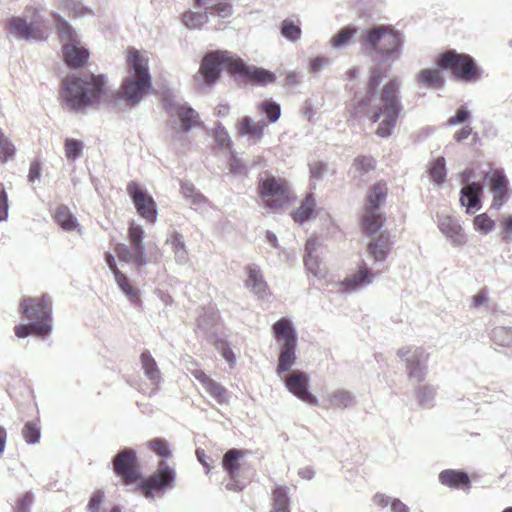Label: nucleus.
Returning <instances> with one entry per match:
<instances>
[{"instance_id": "obj_55", "label": "nucleus", "mask_w": 512, "mask_h": 512, "mask_svg": "<svg viewBox=\"0 0 512 512\" xmlns=\"http://www.w3.org/2000/svg\"><path fill=\"white\" fill-rule=\"evenodd\" d=\"M215 140L222 148H229L232 144L228 131L221 123H217L214 129Z\"/></svg>"}, {"instance_id": "obj_6", "label": "nucleus", "mask_w": 512, "mask_h": 512, "mask_svg": "<svg viewBox=\"0 0 512 512\" xmlns=\"http://www.w3.org/2000/svg\"><path fill=\"white\" fill-rule=\"evenodd\" d=\"M272 329L280 347L276 373L282 377V374L289 372L296 362L297 332L291 320L287 318L275 322Z\"/></svg>"}, {"instance_id": "obj_49", "label": "nucleus", "mask_w": 512, "mask_h": 512, "mask_svg": "<svg viewBox=\"0 0 512 512\" xmlns=\"http://www.w3.org/2000/svg\"><path fill=\"white\" fill-rule=\"evenodd\" d=\"M83 148L84 144L82 141L67 138L64 144L66 158L69 161H75L82 155Z\"/></svg>"}, {"instance_id": "obj_34", "label": "nucleus", "mask_w": 512, "mask_h": 512, "mask_svg": "<svg viewBox=\"0 0 512 512\" xmlns=\"http://www.w3.org/2000/svg\"><path fill=\"white\" fill-rule=\"evenodd\" d=\"M439 481L452 488H461L469 484V477L463 471L447 469L439 474Z\"/></svg>"}, {"instance_id": "obj_18", "label": "nucleus", "mask_w": 512, "mask_h": 512, "mask_svg": "<svg viewBox=\"0 0 512 512\" xmlns=\"http://www.w3.org/2000/svg\"><path fill=\"white\" fill-rule=\"evenodd\" d=\"M376 273H373L365 262L359 265V269L347 275L339 285L344 293H353L362 290L373 283Z\"/></svg>"}, {"instance_id": "obj_41", "label": "nucleus", "mask_w": 512, "mask_h": 512, "mask_svg": "<svg viewBox=\"0 0 512 512\" xmlns=\"http://www.w3.org/2000/svg\"><path fill=\"white\" fill-rule=\"evenodd\" d=\"M316 207L315 199L312 195H308L302 202L301 206L293 213V219L299 224H303L313 215Z\"/></svg>"}, {"instance_id": "obj_58", "label": "nucleus", "mask_w": 512, "mask_h": 512, "mask_svg": "<svg viewBox=\"0 0 512 512\" xmlns=\"http://www.w3.org/2000/svg\"><path fill=\"white\" fill-rule=\"evenodd\" d=\"M490 299L488 297V292L486 289H481L477 294L472 296L470 300V308L474 310H479L482 307L489 306Z\"/></svg>"}, {"instance_id": "obj_30", "label": "nucleus", "mask_w": 512, "mask_h": 512, "mask_svg": "<svg viewBox=\"0 0 512 512\" xmlns=\"http://www.w3.org/2000/svg\"><path fill=\"white\" fill-rule=\"evenodd\" d=\"M385 216L381 211H369L364 209L362 216V229L367 236H373L383 226Z\"/></svg>"}, {"instance_id": "obj_36", "label": "nucleus", "mask_w": 512, "mask_h": 512, "mask_svg": "<svg viewBox=\"0 0 512 512\" xmlns=\"http://www.w3.org/2000/svg\"><path fill=\"white\" fill-rule=\"evenodd\" d=\"M415 397L422 408H432L437 395V387L431 384L419 385L415 389Z\"/></svg>"}, {"instance_id": "obj_10", "label": "nucleus", "mask_w": 512, "mask_h": 512, "mask_svg": "<svg viewBox=\"0 0 512 512\" xmlns=\"http://www.w3.org/2000/svg\"><path fill=\"white\" fill-rule=\"evenodd\" d=\"M397 356L405 363L410 381L422 382L428 374L429 353L423 347L404 346L398 349Z\"/></svg>"}, {"instance_id": "obj_48", "label": "nucleus", "mask_w": 512, "mask_h": 512, "mask_svg": "<svg viewBox=\"0 0 512 512\" xmlns=\"http://www.w3.org/2000/svg\"><path fill=\"white\" fill-rule=\"evenodd\" d=\"M430 175L432 180L437 184L441 185L445 181L446 167L444 157L436 158L430 166Z\"/></svg>"}, {"instance_id": "obj_44", "label": "nucleus", "mask_w": 512, "mask_h": 512, "mask_svg": "<svg viewBox=\"0 0 512 512\" xmlns=\"http://www.w3.org/2000/svg\"><path fill=\"white\" fill-rule=\"evenodd\" d=\"M114 279L117 283L118 288L126 295L131 302H137L138 290L130 285L128 278L121 271H117L114 274Z\"/></svg>"}, {"instance_id": "obj_7", "label": "nucleus", "mask_w": 512, "mask_h": 512, "mask_svg": "<svg viewBox=\"0 0 512 512\" xmlns=\"http://www.w3.org/2000/svg\"><path fill=\"white\" fill-rule=\"evenodd\" d=\"M166 110L171 116H176L179 124L174 122L177 127L171 135V141L175 144L185 146L189 143L188 133L193 127L200 126L199 114L186 103L167 102Z\"/></svg>"}, {"instance_id": "obj_1", "label": "nucleus", "mask_w": 512, "mask_h": 512, "mask_svg": "<svg viewBox=\"0 0 512 512\" xmlns=\"http://www.w3.org/2000/svg\"><path fill=\"white\" fill-rule=\"evenodd\" d=\"M383 79V72L380 68H372L366 85L364 95L356 93L353 99L355 114L362 112L370 105L366 115L373 122L378 121L379 125L376 134L379 137H389L396 125L398 116L402 110V104L399 96L401 81L394 77L390 79L382 88L379 98L374 99L375 93Z\"/></svg>"}, {"instance_id": "obj_50", "label": "nucleus", "mask_w": 512, "mask_h": 512, "mask_svg": "<svg viewBox=\"0 0 512 512\" xmlns=\"http://www.w3.org/2000/svg\"><path fill=\"white\" fill-rule=\"evenodd\" d=\"M354 177L361 178L374 169V161L370 157H357L353 162Z\"/></svg>"}, {"instance_id": "obj_21", "label": "nucleus", "mask_w": 512, "mask_h": 512, "mask_svg": "<svg viewBox=\"0 0 512 512\" xmlns=\"http://www.w3.org/2000/svg\"><path fill=\"white\" fill-rule=\"evenodd\" d=\"M128 236L131 248L134 250V264L141 268L147 264L146 250L143 243L144 229L134 221L130 222Z\"/></svg>"}, {"instance_id": "obj_62", "label": "nucleus", "mask_w": 512, "mask_h": 512, "mask_svg": "<svg viewBox=\"0 0 512 512\" xmlns=\"http://www.w3.org/2000/svg\"><path fill=\"white\" fill-rule=\"evenodd\" d=\"M66 7L73 13V16H84L86 13H91V11L84 7L80 2L75 0H66Z\"/></svg>"}, {"instance_id": "obj_39", "label": "nucleus", "mask_w": 512, "mask_h": 512, "mask_svg": "<svg viewBox=\"0 0 512 512\" xmlns=\"http://www.w3.org/2000/svg\"><path fill=\"white\" fill-rule=\"evenodd\" d=\"M279 29L281 36L290 42H296L301 38L302 30L298 21L286 18L281 22Z\"/></svg>"}, {"instance_id": "obj_16", "label": "nucleus", "mask_w": 512, "mask_h": 512, "mask_svg": "<svg viewBox=\"0 0 512 512\" xmlns=\"http://www.w3.org/2000/svg\"><path fill=\"white\" fill-rule=\"evenodd\" d=\"M471 172L466 170L461 174V182L465 186L460 190V203L466 207L467 214H473L481 209V196L483 193V186L479 182H471Z\"/></svg>"}, {"instance_id": "obj_61", "label": "nucleus", "mask_w": 512, "mask_h": 512, "mask_svg": "<svg viewBox=\"0 0 512 512\" xmlns=\"http://www.w3.org/2000/svg\"><path fill=\"white\" fill-rule=\"evenodd\" d=\"M115 252L120 260L126 263L134 260V250L125 244H117L115 247Z\"/></svg>"}, {"instance_id": "obj_40", "label": "nucleus", "mask_w": 512, "mask_h": 512, "mask_svg": "<svg viewBox=\"0 0 512 512\" xmlns=\"http://www.w3.org/2000/svg\"><path fill=\"white\" fill-rule=\"evenodd\" d=\"M241 457L242 453L238 449H230L224 454L222 465L230 477H234L236 474H238L240 469L239 460Z\"/></svg>"}, {"instance_id": "obj_51", "label": "nucleus", "mask_w": 512, "mask_h": 512, "mask_svg": "<svg viewBox=\"0 0 512 512\" xmlns=\"http://www.w3.org/2000/svg\"><path fill=\"white\" fill-rule=\"evenodd\" d=\"M304 264L308 273L314 277L320 279L325 276V268L322 267L321 262L317 256L305 255Z\"/></svg>"}, {"instance_id": "obj_33", "label": "nucleus", "mask_w": 512, "mask_h": 512, "mask_svg": "<svg viewBox=\"0 0 512 512\" xmlns=\"http://www.w3.org/2000/svg\"><path fill=\"white\" fill-rule=\"evenodd\" d=\"M58 34L63 44H80L81 40L75 29L59 14H54Z\"/></svg>"}, {"instance_id": "obj_13", "label": "nucleus", "mask_w": 512, "mask_h": 512, "mask_svg": "<svg viewBox=\"0 0 512 512\" xmlns=\"http://www.w3.org/2000/svg\"><path fill=\"white\" fill-rule=\"evenodd\" d=\"M176 472L165 461L159 462L158 471L144 480L140 487L147 498H152L154 492H164L175 486Z\"/></svg>"}, {"instance_id": "obj_54", "label": "nucleus", "mask_w": 512, "mask_h": 512, "mask_svg": "<svg viewBox=\"0 0 512 512\" xmlns=\"http://www.w3.org/2000/svg\"><path fill=\"white\" fill-rule=\"evenodd\" d=\"M15 154V146L0 129V161L6 162Z\"/></svg>"}, {"instance_id": "obj_28", "label": "nucleus", "mask_w": 512, "mask_h": 512, "mask_svg": "<svg viewBox=\"0 0 512 512\" xmlns=\"http://www.w3.org/2000/svg\"><path fill=\"white\" fill-rule=\"evenodd\" d=\"M8 32L17 39H31L34 38L36 30L34 23H28L22 17H12L7 23Z\"/></svg>"}, {"instance_id": "obj_42", "label": "nucleus", "mask_w": 512, "mask_h": 512, "mask_svg": "<svg viewBox=\"0 0 512 512\" xmlns=\"http://www.w3.org/2000/svg\"><path fill=\"white\" fill-rule=\"evenodd\" d=\"M418 84L428 87H441L443 78L438 70L423 69L417 75Z\"/></svg>"}, {"instance_id": "obj_27", "label": "nucleus", "mask_w": 512, "mask_h": 512, "mask_svg": "<svg viewBox=\"0 0 512 512\" xmlns=\"http://www.w3.org/2000/svg\"><path fill=\"white\" fill-rule=\"evenodd\" d=\"M391 242L386 235H379L373 238L367 245V251L373 257L375 262L382 263L386 260L390 253Z\"/></svg>"}, {"instance_id": "obj_14", "label": "nucleus", "mask_w": 512, "mask_h": 512, "mask_svg": "<svg viewBox=\"0 0 512 512\" xmlns=\"http://www.w3.org/2000/svg\"><path fill=\"white\" fill-rule=\"evenodd\" d=\"M127 193L132 199L138 214L147 222L154 224L157 220L158 211L152 196L139 183L134 181L128 183Z\"/></svg>"}, {"instance_id": "obj_59", "label": "nucleus", "mask_w": 512, "mask_h": 512, "mask_svg": "<svg viewBox=\"0 0 512 512\" xmlns=\"http://www.w3.org/2000/svg\"><path fill=\"white\" fill-rule=\"evenodd\" d=\"M104 498H105V495L102 491H100V490L95 491L92 494V496L89 500V503L87 505L88 512H105L102 509V503L104 501Z\"/></svg>"}, {"instance_id": "obj_43", "label": "nucleus", "mask_w": 512, "mask_h": 512, "mask_svg": "<svg viewBox=\"0 0 512 512\" xmlns=\"http://www.w3.org/2000/svg\"><path fill=\"white\" fill-rule=\"evenodd\" d=\"M329 402L338 408L350 407L354 402V396L347 390H336L327 395Z\"/></svg>"}, {"instance_id": "obj_17", "label": "nucleus", "mask_w": 512, "mask_h": 512, "mask_svg": "<svg viewBox=\"0 0 512 512\" xmlns=\"http://www.w3.org/2000/svg\"><path fill=\"white\" fill-rule=\"evenodd\" d=\"M285 387L297 398L316 406L318 399L309 391V376L302 371H293L284 379Z\"/></svg>"}, {"instance_id": "obj_25", "label": "nucleus", "mask_w": 512, "mask_h": 512, "mask_svg": "<svg viewBox=\"0 0 512 512\" xmlns=\"http://www.w3.org/2000/svg\"><path fill=\"white\" fill-rule=\"evenodd\" d=\"M165 243L171 247L174 260L178 265H185L189 262L188 250L181 233L172 231L166 238Z\"/></svg>"}, {"instance_id": "obj_57", "label": "nucleus", "mask_w": 512, "mask_h": 512, "mask_svg": "<svg viewBox=\"0 0 512 512\" xmlns=\"http://www.w3.org/2000/svg\"><path fill=\"white\" fill-rule=\"evenodd\" d=\"M34 502V494L31 491L25 492L16 502L14 512H31Z\"/></svg>"}, {"instance_id": "obj_9", "label": "nucleus", "mask_w": 512, "mask_h": 512, "mask_svg": "<svg viewBox=\"0 0 512 512\" xmlns=\"http://www.w3.org/2000/svg\"><path fill=\"white\" fill-rule=\"evenodd\" d=\"M437 64L442 69H450L457 78L464 81L479 79V69L474 59L455 50H448L437 57Z\"/></svg>"}, {"instance_id": "obj_52", "label": "nucleus", "mask_w": 512, "mask_h": 512, "mask_svg": "<svg viewBox=\"0 0 512 512\" xmlns=\"http://www.w3.org/2000/svg\"><path fill=\"white\" fill-rule=\"evenodd\" d=\"M475 230L482 234H488L495 228V222L486 213L477 215L473 219Z\"/></svg>"}, {"instance_id": "obj_22", "label": "nucleus", "mask_w": 512, "mask_h": 512, "mask_svg": "<svg viewBox=\"0 0 512 512\" xmlns=\"http://www.w3.org/2000/svg\"><path fill=\"white\" fill-rule=\"evenodd\" d=\"M234 65V74L247 77L260 85L272 83L276 79L273 72L261 67L247 66L239 57Z\"/></svg>"}, {"instance_id": "obj_26", "label": "nucleus", "mask_w": 512, "mask_h": 512, "mask_svg": "<svg viewBox=\"0 0 512 512\" xmlns=\"http://www.w3.org/2000/svg\"><path fill=\"white\" fill-rule=\"evenodd\" d=\"M388 188L384 182H378L370 187L366 196L365 210L380 211L386 201Z\"/></svg>"}, {"instance_id": "obj_46", "label": "nucleus", "mask_w": 512, "mask_h": 512, "mask_svg": "<svg viewBox=\"0 0 512 512\" xmlns=\"http://www.w3.org/2000/svg\"><path fill=\"white\" fill-rule=\"evenodd\" d=\"M357 29L354 26H346L338 31L330 39V44L333 48H342L349 43L352 37L356 34Z\"/></svg>"}, {"instance_id": "obj_29", "label": "nucleus", "mask_w": 512, "mask_h": 512, "mask_svg": "<svg viewBox=\"0 0 512 512\" xmlns=\"http://www.w3.org/2000/svg\"><path fill=\"white\" fill-rule=\"evenodd\" d=\"M181 193L195 211H203L207 205L206 197L200 193L192 183L182 182Z\"/></svg>"}, {"instance_id": "obj_8", "label": "nucleus", "mask_w": 512, "mask_h": 512, "mask_svg": "<svg viewBox=\"0 0 512 512\" xmlns=\"http://www.w3.org/2000/svg\"><path fill=\"white\" fill-rule=\"evenodd\" d=\"M260 198L265 208L276 211L290 203L291 192L287 182L274 176H268L262 180Z\"/></svg>"}, {"instance_id": "obj_19", "label": "nucleus", "mask_w": 512, "mask_h": 512, "mask_svg": "<svg viewBox=\"0 0 512 512\" xmlns=\"http://www.w3.org/2000/svg\"><path fill=\"white\" fill-rule=\"evenodd\" d=\"M189 371L191 376L201 384L204 391L218 404H228L230 395L224 386L210 378L204 371L200 369H193Z\"/></svg>"}, {"instance_id": "obj_56", "label": "nucleus", "mask_w": 512, "mask_h": 512, "mask_svg": "<svg viewBox=\"0 0 512 512\" xmlns=\"http://www.w3.org/2000/svg\"><path fill=\"white\" fill-rule=\"evenodd\" d=\"M149 447L159 456L167 458L171 455V449L166 440L155 438L149 442Z\"/></svg>"}, {"instance_id": "obj_38", "label": "nucleus", "mask_w": 512, "mask_h": 512, "mask_svg": "<svg viewBox=\"0 0 512 512\" xmlns=\"http://www.w3.org/2000/svg\"><path fill=\"white\" fill-rule=\"evenodd\" d=\"M491 190L494 194L493 205L501 206L502 200L508 191V181L503 174L498 172L493 174L491 178Z\"/></svg>"}, {"instance_id": "obj_64", "label": "nucleus", "mask_w": 512, "mask_h": 512, "mask_svg": "<svg viewBox=\"0 0 512 512\" xmlns=\"http://www.w3.org/2000/svg\"><path fill=\"white\" fill-rule=\"evenodd\" d=\"M246 170V165L236 156H233L230 163V171L234 174L241 175L246 173Z\"/></svg>"}, {"instance_id": "obj_53", "label": "nucleus", "mask_w": 512, "mask_h": 512, "mask_svg": "<svg viewBox=\"0 0 512 512\" xmlns=\"http://www.w3.org/2000/svg\"><path fill=\"white\" fill-rule=\"evenodd\" d=\"M22 434L27 444H36L41 437L40 427L36 422H27L23 427Z\"/></svg>"}, {"instance_id": "obj_12", "label": "nucleus", "mask_w": 512, "mask_h": 512, "mask_svg": "<svg viewBox=\"0 0 512 512\" xmlns=\"http://www.w3.org/2000/svg\"><path fill=\"white\" fill-rule=\"evenodd\" d=\"M113 471L125 483L130 484L141 478L138 470V458L132 448L120 450L112 459Z\"/></svg>"}, {"instance_id": "obj_32", "label": "nucleus", "mask_w": 512, "mask_h": 512, "mask_svg": "<svg viewBox=\"0 0 512 512\" xmlns=\"http://www.w3.org/2000/svg\"><path fill=\"white\" fill-rule=\"evenodd\" d=\"M195 4L204 6L211 15L227 18L232 14V5L226 0H194Z\"/></svg>"}, {"instance_id": "obj_35", "label": "nucleus", "mask_w": 512, "mask_h": 512, "mask_svg": "<svg viewBox=\"0 0 512 512\" xmlns=\"http://www.w3.org/2000/svg\"><path fill=\"white\" fill-rule=\"evenodd\" d=\"M140 359L145 376L152 382V384H158L161 381V372L151 353L148 350L143 351Z\"/></svg>"}, {"instance_id": "obj_20", "label": "nucleus", "mask_w": 512, "mask_h": 512, "mask_svg": "<svg viewBox=\"0 0 512 512\" xmlns=\"http://www.w3.org/2000/svg\"><path fill=\"white\" fill-rule=\"evenodd\" d=\"M246 273L245 287L258 299H267L270 296V291L260 267L256 264H249L246 267Z\"/></svg>"}, {"instance_id": "obj_24", "label": "nucleus", "mask_w": 512, "mask_h": 512, "mask_svg": "<svg viewBox=\"0 0 512 512\" xmlns=\"http://www.w3.org/2000/svg\"><path fill=\"white\" fill-rule=\"evenodd\" d=\"M63 57L68 66L79 68L89 58V51L80 44H62Z\"/></svg>"}, {"instance_id": "obj_15", "label": "nucleus", "mask_w": 512, "mask_h": 512, "mask_svg": "<svg viewBox=\"0 0 512 512\" xmlns=\"http://www.w3.org/2000/svg\"><path fill=\"white\" fill-rule=\"evenodd\" d=\"M437 227L453 247H462L468 237L459 220L445 213H437Z\"/></svg>"}, {"instance_id": "obj_60", "label": "nucleus", "mask_w": 512, "mask_h": 512, "mask_svg": "<svg viewBox=\"0 0 512 512\" xmlns=\"http://www.w3.org/2000/svg\"><path fill=\"white\" fill-rule=\"evenodd\" d=\"M470 117V112L465 106H461L456 111V114L447 120L448 126H456L464 123Z\"/></svg>"}, {"instance_id": "obj_5", "label": "nucleus", "mask_w": 512, "mask_h": 512, "mask_svg": "<svg viewBox=\"0 0 512 512\" xmlns=\"http://www.w3.org/2000/svg\"><path fill=\"white\" fill-rule=\"evenodd\" d=\"M20 309L29 320V324L14 327L15 335L25 338L31 334L45 337L52 331V300L49 296L27 298L20 303Z\"/></svg>"}, {"instance_id": "obj_63", "label": "nucleus", "mask_w": 512, "mask_h": 512, "mask_svg": "<svg viewBox=\"0 0 512 512\" xmlns=\"http://www.w3.org/2000/svg\"><path fill=\"white\" fill-rule=\"evenodd\" d=\"M330 63L329 59L325 58V57H315L311 60V63H310V68H311V71L314 72V73H317L319 72L323 67H326L328 66Z\"/></svg>"}, {"instance_id": "obj_31", "label": "nucleus", "mask_w": 512, "mask_h": 512, "mask_svg": "<svg viewBox=\"0 0 512 512\" xmlns=\"http://www.w3.org/2000/svg\"><path fill=\"white\" fill-rule=\"evenodd\" d=\"M55 222L65 231H80L79 223L76 217L71 213L70 209L65 206H59L53 215Z\"/></svg>"}, {"instance_id": "obj_37", "label": "nucleus", "mask_w": 512, "mask_h": 512, "mask_svg": "<svg viewBox=\"0 0 512 512\" xmlns=\"http://www.w3.org/2000/svg\"><path fill=\"white\" fill-rule=\"evenodd\" d=\"M289 488L277 485L272 491V510L270 512H290L289 510Z\"/></svg>"}, {"instance_id": "obj_45", "label": "nucleus", "mask_w": 512, "mask_h": 512, "mask_svg": "<svg viewBox=\"0 0 512 512\" xmlns=\"http://www.w3.org/2000/svg\"><path fill=\"white\" fill-rule=\"evenodd\" d=\"M260 113L264 114L269 123H275L281 116V107L273 100H265L258 105Z\"/></svg>"}, {"instance_id": "obj_3", "label": "nucleus", "mask_w": 512, "mask_h": 512, "mask_svg": "<svg viewBox=\"0 0 512 512\" xmlns=\"http://www.w3.org/2000/svg\"><path fill=\"white\" fill-rule=\"evenodd\" d=\"M128 74L119 89V97L127 105L139 104L152 88L148 59L138 50L131 49L127 56Z\"/></svg>"}, {"instance_id": "obj_23", "label": "nucleus", "mask_w": 512, "mask_h": 512, "mask_svg": "<svg viewBox=\"0 0 512 512\" xmlns=\"http://www.w3.org/2000/svg\"><path fill=\"white\" fill-rule=\"evenodd\" d=\"M266 127L267 124L264 121L254 122L249 116L241 118L236 125L238 134L247 137L254 144L263 138Z\"/></svg>"}, {"instance_id": "obj_47", "label": "nucleus", "mask_w": 512, "mask_h": 512, "mask_svg": "<svg viewBox=\"0 0 512 512\" xmlns=\"http://www.w3.org/2000/svg\"><path fill=\"white\" fill-rule=\"evenodd\" d=\"M208 20V12L188 11L183 14V23L189 29H200Z\"/></svg>"}, {"instance_id": "obj_11", "label": "nucleus", "mask_w": 512, "mask_h": 512, "mask_svg": "<svg viewBox=\"0 0 512 512\" xmlns=\"http://www.w3.org/2000/svg\"><path fill=\"white\" fill-rule=\"evenodd\" d=\"M236 61H238V57L233 56L228 51L209 53L201 62V76L206 83H213L219 78L222 68L234 74V63Z\"/></svg>"}, {"instance_id": "obj_4", "label": "nucleus", "mask_w": 512, "mask_h": 512, "mask_svg": "<svg viewBox=\"0 0 512 512\" xmlns=\"http://www.w3.org/2000/svg\"><path fill=\"white\" fill-rule=\"evenodd\" d=\"M403 35L390 25H377L362 31L359 43L362 49L381 62L396 60L400 57Z\"/></svg>"}, {"instance_id": "obj_2", "label": "nucleus", "mask_w": 512, "mask_h": 512, "mask_svg": "<svg viewBox=\"0 0 512 512\" xmlns=\"http://www.w3.org/2000/svg\"><path fill=\"white\" fill-rule=\"evenodd\" d=\"M106 77L89 74L84 77L68 76L63 80L62 99L73 111H81L100 100L104 93Z\"/></svg>"}]
</instances>
